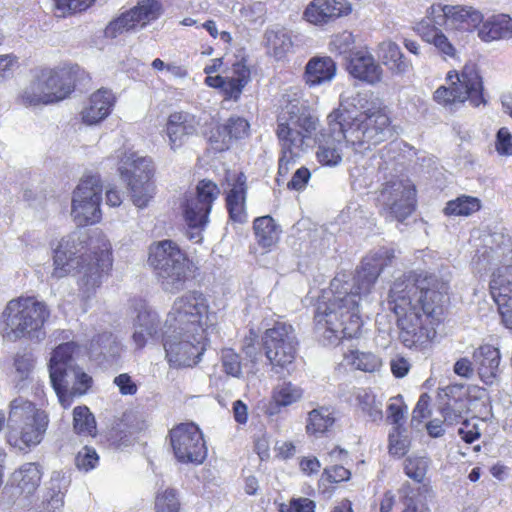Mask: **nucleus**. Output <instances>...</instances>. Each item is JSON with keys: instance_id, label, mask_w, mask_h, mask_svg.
I'll use <instances>...</instances> for the list:
<instances>
[{"instance_id": "f257e3e1", "label": "nucleus", "mask_w": 512, "mask_h": 512, "mask_svg": "<svg viewBox=\"0 0 512 512\" xmlns=\"http://www.w3.org/2000/svg\"><path fill=\"white\" fill-rule=\"evenodd\" d=\"M394 257L393 251L382 248L362 261L361 269L350 277L337 275L319 299L315 313L317 332L327 344L342 338L356 337L362 326L359 302L370 293L383 268Z\"/></svg>"}, {"instance_id": "f03ea898", "label": "nucleus", "mask_w": 512, "mask_h": 512, "mask_svg": "<svg viewBox=\"0 0 512 512\" xmlns=\"http://www.w3.org/2000/svg\"><path fill=\"white\" fill-rule=\"evenodd\" d=\"M446 293L444 282L423 272H410L394 281L388 303L397 316L404 346L423 348L435 338Z\"/></svg>"}, {"instance_id": "7ed1b4c3", "label": "nucleus", "mask_w": 512, "mask_h": 512, "mask_svg": "<svg viewBox=\"0 0 512 512\" xmlns=\"http://www.w3.org/2000/svg\"><path fill=\"white\" fill-rule=\"evenodd\" d=\"M328 128L317 138L316 158L323 166H338L343 159L344 140L355 152L363 153L384 142L391 135V121L382 109H369L352 116L334 109L327 116Z\"/></svg>"}, {"instance_id": "20e7f679", "label": "nucleus", "mask_w": 512, "mask_h": 512, "mask_svg": "<svg viewBox=\"0 0 512 512\" xmlns=\"http://www.w3.org/2000/svg\"><path fill=\"white\" fill-rule=\"evenodd\" d=\"M49 422V415L45 410L21 396L9 402L7 416L0 410V432L6 424V443L23 453L41 444Z\"/></svg>"}, {"instance_id": "39448f33", "label": "nucleus", "mask_w": 512, "mask_h": 512, "mask_svg": "<svg viewBox=\"0 0 512 512\" xmlns=\"http://www.w3.org/2000/svg\"><path fill=\"white\" fill-rule=\"evenodd\" d=\"M512 32V18L507 14H493L484 20L482 13L472 6L433 4L428 15L419 23L416 32L458 30L473 32Z\"/></svg>"}, {"instance_id": "423d86ee", "label": "nucleus", "mask_w": 512, "mask_h": 512, "mask_svg": "<svg viewBox=\"0 0 512 512\" xmlns=\"http://www.w3.org/2000/svg\"><path fill=\"white\" fill-rule=\"evenodd\" d=\"M49 317L46 304L34 297L10 300L0 317V334L5 341L27 339L41 342L46 335L44 323Z\"/></svg>"}, {"instance_id": "0eeeda50", "label": "nucleus", "mask_w": 512, "mask_h": 512, "mask_svg": "<svg viewBox=\"0 0 512 512\" xmlns=\"http://www.w3.org/2000/svg\"><path fill=\"white\" fill-rule=\"evenodd\" d=\"M318 120L298 104H289L278 118L277 136L281 146L278 173L288 174L306 150V140L317 128Z\"/></svg>"}, {"instance_id": "6e6552de", "label": "nucleus", "mask_w": 512, "mask_h": 512, "mask_svg": "<svg viewBox=\"0 0 512 512\" xmlns=\"http://www.w3.org/2000/svg\"><path fill=\"white\" fill-rule=\"evenodd\" d=\"M148 263L165 292L175 294L185 288L191 273V262L177 243L172 240L152 243Z\"/></svg>"}, {"instance_id": "1a4fd4ad", "label": "nucleus", "mask_w": 512, "mask_h": 512, "mask_svg": "<svg viewBox=\"0 0 512 512\" xmlns=\"http://www.w3.org/2000/svg\"><path fill=\"white\" fill-rule=\"evenodd\" d=\"M76 348L74 342L63 343L54 349L50 358V381L61 405H65L66 392L82 395L91 382V378L74 363Z\"/></svg>"}, {"instance_id": "9d476101", "label": "nucleus", "mask_w": 512, "mask_h": 512, "mask_svg": "<svg viewBox=\"0 0 512 512\" xmlns=\"http://www.w3.org/2000/svg\"><path fill=\"white\" fill-rule=\"evenodd\" d=\"M455 81L452 80V72H449L447 79L450 80L449 86H440L434 92V100L441 106L454 110L458 105L465 101L478 107L485 104L483 97L482 79L474 63L466 64L460 74L455 73Z\"/></svg>"}, {"instance_id": "9b49d317", "label": "nucleus", "mask_w": 512, "mask_h": 512, "mask_svg": "<svg viewBox=\"0 0 512 512\" xmlns=\"http://www.w3.org/2000/svg\"><path fill=\"white\" fill-rule=\"evenodd\" d=\"M72 90L68 72L45 68L35 73L24 87L20 101L25 106L53 104L65 99Z\"/></svg>"}, {"instance_id": "f8f14e48", "label": "nucleus", "mask_w": 512, "mask_h": 512, "mask_svg": "<svg viewBox=\"0 0 512 512\" xmlns=\"http://www.w3.org/2000/svg\"><path fill=\"white\" fill-rule=\"evenodd\" d=\"M92 244L91 254L81 255L80 260L76 262L79 266L78 289L84 299L96 295L113 263L111 244L105 236H99Z\"/></svg>"}, {"instance_id": "ddd939ff", "label": "nucleus", "mask_w": 512, "mask_h": 512, "mask_svg": "<svg viewBox=\"0 0 512 512\" xmlns=\"http://www.w3.org/2000/svg\"><path fill=\"white\" fill-rule=\"evenodd\" d=\"M163 346L171 367H192L206 349V331L165 327Z\"/></svg>"}, {"instance_id": "4468645a", "label": "nucleus", "mask_w": 512, "mask_h": 512, "mask_svg": "<svg viewBox=\"0 0 512 512\" xmlns=\"http://www.w3.org/2000/svg\"><path fill=\"white\" fill-rule=\"evenodd\" d=\"M209 321V304L205 295L197 290L177 297L169 311L165 327L206 331Z\"/></svg>"}, {"instance_id": "2eb2a0df", "label": "nucleus", "mask_w": 512, "mask_h": 512, "mask_svg": "<svg viewBox=\"0 0 512 512\" xmlns=\"http://www.w3.org/2000/svg\"><path fill=\"white\" fill-rule=\"evenodd\" d=\"M103 186L97 175L83 177L73 191L71 217L79 226L93 225L102 218Z\"/></svg>"}, {"instance_id": "dca6fc26", "label": "nucleus", "mask_w": 512, "mask_h": 512, "mask_svg": "<svg viewBox=\"0 0 512 512\" xmlns=\"http://www.w3.org/2000/svg\"><path fill=\"white\" fill-rule=\"evenodd\" d=\"M378 201L387 219L402 222L415 209V186L409 179H393L383 185Z\"/></svg>"}, {"instance_id": "f3484780", "label": "nucleus", "mask_w": 512, "mask_h": 512, "mask_svg": "<svg viewBox=\"0 0 512 512\" xmlns=\"http://www.w3.org/2000/svg\"><path fill=\"white\" fill-rule=\"evenodd\" d=\"M265 355L271 365L286 368L297 354L298 340L292 325L277 322L265 331L263 336Z\"/></svg>"}, {"instance_id": "a211bd4d", "label": "nucleus", "mask_w": 512, "mask_h": 512, "mask_svg": "<svg viewBox=\"0 0 512 512\" xmlns=\"http://www.w3.org/2000/svg\"><path fill=\"white\" fill-rule=\"evenodd\" d=\"M171 446L181 463L199 465L207 456L203 435L194 423H182L170 431Z\"/></svg>"}, {"instance_id": "6ab92c4d", "label": "nucleus", "mask_w": 512, "mask_h": 512, "mask_svg": "<svg viewBox=\"0 0 512 512\" xmlns=\"http://www.w3.org/2000/svg\"><path fill=\"white\" fill-rule=\"evenodd\" d=\"M220 195V189L211 180H201L195 194L186 199L184 218L189 228L204 229L209 221L213 202Z\"/></svg>"}, {"instance_id": "aec40b11", "label": "nucleus", "mask_w": 512, "mask_h": 512, "mask_svg": "<svg viewBox=\"0 0 512 512\" xmlns=\"http://www.w3.org/2000/svg\"><path fill=\"white\" fill-rule=\"evenodd\" d=\"M163 12L158 0H140L136 6L120 13L107 25L105 32H129L142 30L157 20Z\"/></svg>"}, {"instance_id": "412c9836", "label": "nucleus", "mask_w": 512, "mask_h": 512, "mask_svg": "<svg viewBox=\"0 0 512 512\" xmlns=\"http://www.w3.org/2000/svg\"><path fill=\"white\" fill-rule=\"evenodd\" d=\"M198 128L199 121L195 115L185 111L171 113L164 128L169 148L173 152L179 151L190 137L197 135Z\"/></svg>"}, {"instance_id": "4be33fe9", "label": "nucleus", "mask_w": 512, "mask_h": 512, "mask_svg": "<svg viewBox=\"0 0 512 512\" xmlns=\"http://www.w3.org/2000/svg\"><path fill=\"white\" fill-rule=\"evenodd\" d=\"M250 80V70L243 63H236L225 76H207L205 84L220 89L225 99L237 101Z\"/></svg>"}, {"instance_id": "5701e85b", "label": "nucleus", "mask_w": 512, "mask_h": 512, "mask_svg": "<svg viewBox=\"0 0 512 512\" xmlns=\"http://www.w3.org/2000/svg\"><path fill=\"white\" fill-rule=\"evenodd\" d=\"M351 12L352 5L348 0H313L307 5L303 15L314 25H324Z\"/></svg>"}, {"instance_id": "b1692460", "label": "nucleus", "mask_w": 512, "mask_h": 512, "mask_svg": "<svg viewBox=\"0 0 512 512\" xmlns=\"http://www.w3.org/2000/svg\"><path fill=\"white\" fill-rule=\"evenodd\" d=\"M489 288L504 325L512 329V276L498 269L492 274Z\"/></svg>"}, {"instance_id": "393cba45", "label": "nucleus", "mask_w": 512, "mask_h": 512, "mask_svg": "<svg viewBox=\"0 0 512 512\" xmlns=\"http://www.w3.org/2000/svg\"><path fill=\"white\" fill-rule=\"evenodd\" d=\"M135 311L132 340L136 348L142 349L150 339H154L158 335L160 318L157 312L145 303H140Z\"/></svg>"}, {"instance_id": "a878e982", "label": "nucleus", "mask_w": 512, "mask_h": 512, "mask_svg": "<svg viewBox=\"0 0 512 512\" xmlns=\"http://www.w3.org/2000/svg\"><path fill=\"white\" fill-rule=\"evenodd\" d=\"M348 72L356 79L374 85L382 79L383 70L367 48H360L349 56Z\"/></svg>"}, {"instance_id": "bb28decb", "label": "nucleus", "mask_w": 512, "mask_h": 512, "mask_svg": "<svg viewBox=\"0 0 512 512\" xmlns=\"http://www.w3.org/2000/svg\"><path fill=\"white\" fill-rule=\"evenodd\" d=\"M115 97L110 90L99 89L94 92L81 111L82 121L95 125L103 121L111 112Z\"/></svg>"}, {"instance_id": "cd10ccee", "label": "nucleus", "mask_w": 512, "mask_h": 512, "mask_svg": "<svg viewBox=\"0 0 512 512\" xmlns=\"http://www.w3.org/2000/svg\"><path fill=\"white\" fill-rule=\"evenodd\" d=\"M118 170L128 182L130 179L151 180L154 171L150 158L139 156L133 151L123 153Z\"/></svg>"}, {"instance_id": "c85d7f7f", "label": "nucleus", "mask_w": 512, "mask_h": 512, "mask_svg": "<svg viewBox=\"0 0 512 512\" xmlns=\"http://www.w3.org/2000/svg\"><path fill=\"white\" fill-rule=\"evenodd\" d=\"M473 359L482 381L492 384L499 371V350L491 345L481 346L474 352Z\"/></svg>"}, {"instance_id": "c756f323", "label": "nucleus", "mask_w": 512, "mask_h": 512, "mask_svg": "<svg viewBox=\"0 0 512 512\" xmlns=\"http://www.w3.org/2000/svg\"><path fill=\"white\" fill-rule=\"evenodd\" d=\"M246 176L239 173L235 176L231 189L226 196L227 209L230 218L235 222H244L246 219Z\"/></svg>"}, {"instance_id": "7c9ffc66", "label": "nucleus", "mask_w": 512, "mask_h": 512, "mask_svg": "<svg viewBox=\"0 0 512 512\" xmlns=\"http://www.w3.org/2000/svg\"><path fill=\"white\" fill-rule=\"evenodd\" d=\"M335 74L336 65L330 57H315L306 65V83L310 86L329 82Z\"/></svg>"}, {"instance_id": "2f4dec72", "label": "nucleus", "mask_w": 512, "mask_h": 512, "mask_svg": "<svg viewBox=\"0 0 512 512\" xmlns=\"http://www.w3.org/2000/svg\"><path fill=\"white\" fill-rule=\"evenodd\" d=\"M42 471L37 463L27 462L22 464L11 475L12 484L16 485L22 493L32 494L39 486Z\"/></svg>"}, {"instance_id": "473e14b6", "label": "nucleus", "mask_w": 512, "mask_h": 512, "mask_svg": "<svg viewBox=\"0 0 512 512\" xmlns=\"http://www.w3.org/2000/svg\"><path fill=\"white\" fill-rule=\"evenodd\" d=\"M378 56L383 64L396 74H404L410 68V63L404 58L399 46L393 42H382L379 45Z\"/></svg>"}, {"instance_id": "72a5a7b5", "label": "nucleus", "mask_w": 512, "mask_h": 512, "mask_svg": "<svg viewBox=\"0 0 512 512\" xmlns=\"http://www.w3.org/2000/svg\"><path fill=\"white\" fill-rule=\"evenodd\" d=\"M257 243L263 248H270L279 239V228L270 216H262L255 219L253 224Z\"/></svg>"}, {"instance_id": "f704fd0d", "label": "nucleus", "mask_w": 512, "mask_h": 512, "mask_svg": "<svg viewBox=\"0 0 512 512\" xmlns=\"http://www.w3.org/2000/svg\"><path fill=\"white\" fill-rule=\"evenodd\" d=\"M334 422L333 409L321 406L308 413L306 430L310 434H323L334 425Z\"/></svg>"}, {"instance_id": "c9c22d12", "label": "nucleus", "mask_w": 512, "mask_h": 512, "mask_svg": "<svg viewBox=\"0 0 512 512\" xmlns=\"http://www.w3.org/2000/svg\"><path fill=\"white\" fill-rule=\"evenodd\" d=\"M347 365L364 372H375L382 366L381 359L371 352H361L358 350H350L344 355Z\"/></svg>"}, {"instance_id": "e433bc0d", "label": "nucleus", "mask_w": 512, "mask_h": 512, "mask_svg": "<svg viewBox=\"0 0 512 512\" xmlns=\"http://www.w3.org/2000/svg\"><path fill=\"white\" fill-rule=\"evenodd\" d=\"M481 201L477 197L461 195L456 199L447 202L444 214L447 216H470L479 211Z\"/></svg>"}, {"instance_id": "4c0bfd02", "label": "nucleus", "mask_w": 512, "mask_h": 512, "mask_svg": "<svg viewBox=\"0 0 512 512\" xmlns=\"http://www.w3.org/2000/svg\"><path fill=\"white\" fill-rule=\"evenodd\" d=\"M128 186L133 204L141 209L147 207L155 194L154 183L151 180L130 179Z\"/></svg>"}, {"instance_id": "58836bf2", "label": "nucleus", "mask_w": 512, "mask_h": 512, "mask_svg": "<svg viewBox=\"0 0 512 512\" xmlns=\"http://www.w3.org/2000/svg\"><path fill=\"white\" fill-rule=\"evenodd\" d=\"M304 396V390L292 382H282L273 390V399L278 406L287 407L299 401Z\"/></svg>"}, {"instance_id": "ea45409f", "label": "nucleus", "mask_w": 512, "mask_h": 512, "mask_svg": "<svg viewBox=\"0 0 512 512\" xmlns=\"http://www.w3.org/2000/svg\"><path fill=\"white\" fill-rule=\"evenodd\" d=\"M356 400L361 411L370 421L379 422L383 420L382 401L377 399L376 395L371 391H359Z\"/></svg>"}, {"instance_id": "a19ab883", "label": "nucleus", "mask_w": 512, "mask_h": 512, "mask_svg": "<svg viewBox=\"0 0 512 512\" xmlns=\"http://www.w3.org/2000/svg\"><path fill=\"white\" fill-rule=\"evenodd\" d=\"M99 236L100 235L90 238L87 231L77 229L71 232L70 234L62 237L57 246L63 248L64 250H67L68 253L76 257L77 254L83 252L89 240L92 248V241L98 238Z\"/></svg>"}, {"instance_id": "79ce46f5", "label": "nucleus", "mask_w": 512, "mask_h": 512, "mask_svg": "<svg viewBox=\"0 0 512 512\" xmlns=\"http://www.w3.org/2000/svg\"><path fill=\"white\" fill-rule=\"evenodd\" d=\"M73 428L78 435L95 436L96 421L86 406H77L73 410Z\"/></svg>"}, {"instance_id": "37998d69", "label": "nucleus", "mask_w": 512, "mask_h": 512, "mask_svg": "<svg viewBox=\"0 0 512 512\" xmlns=\"http://www.w3.org/2000/svg\"><path fill=\"white\" fill-rule=\"evenodd\" d=\"M75 260L76 257L68 253L67 250L56 246L54 249L51 277L59 280L69 275L75 267Z\"/></svg>"}, {"instance_id": "c03bdc74", "label": "nucleus", "mask_w": 512, "mask_h": 512, "mask_svg": "<svg viewBox=\"0 0 512 512\" xmlns=\"http://www.w3.org/2000/svg\"><path fill=\"white\" fill-rule=\"evenodd\" d=\"M180 503L176 491L171 488L159 490L155 497L156 512H179Z\"/></svg>"}, {"instance_id": "a18cd8bd", "label": "nucleus", "mask_w": 512, "mask_h": 512, "mask_svg": "<svg viewBox=\"0 0 512 512\" xmlns=\"http://www.w3.org/2000/svg\"><path fill=\"white\" fill-rule=\"evenodd\" d=\"M96 0H54L55 15L65 17L68 14L82 12L90 8Z\"/></svg>"}, {"instance_id": "49530a36", "label": "nucleus", "mask_w": 512, "mask_h": 512, "mask_svg": "<svg viewBox=\"0 0 512 512\" xmlns=\"http://www.w3.org/2000/svg\"><path fill=\"white\" fill-rule=\"evenodd\" d=\"M267 48L277 59L282 58L292 48V40L289 34H268Z\"/></svg>"}, {"instance_id": "de8ad7c7", "label": "nucleus", "mask_w": 512, "mask_h": 512, "mask_svg": "<svg viewBox=\"0 0 512 512\" xmlns=\"http://www.w3.org/2000/svg\"><path fill=\"white\" fill-rule=\"evenodd\" d=\"M428 466L429 461L425 457H409L405 460V474L416 482H422Z\"/></svg>"}, {"instance_id": "09e8293b", "label": "nucleus", "mask_w": 512, "mask_h": 512, "mask_svg": "<svg viewBox=\"0 0 512 512\" xmlns=\"http://www.w3.org/2000/svg\"><path fill=\"white\" fill-rule=\"evenodd\" d=\"M221 361L223 371L232 377L240 378L242 375L241 359L233 349L226 348L222 350Z\"/></svg>"}, {"instance_id": "8fccbe9b", "label": "nucleus", "mask_w": 512, "mask_h": 512, "mask_svg": "<svg viewBox=\"0 0 512 512\" xmlns=\"http://www.w3.org/2000/svg\"><path fill=\"white\" fill-rule=\"evenodd\" d=\"M410 441L399 426H395L389 434V452L395 456H404L409 449Z\"/></svg>"}, {"instance_id": "3c124183", "label": "nucleus", "mask_w": 512, "mask_h": 512, "mask_svg": "<svg viewBox=\"0 0 512 512\" xmlns=\"http://www.w3.org/2000/svg\"><path fill=\"white\" fill-rule=\"evenodd\" d=\"M34 365L35 358L32 353H18L14 358V368L20 380H26L29 378L34 369Z\"/></svg>"}, {"instance_id": "603ef678", "label": "nucleus", "mask_w": 512, "mask_h": 512, "mask_svg": "<svg viewBox=\"0 0 512 512\" xmlns=\"http://www.w3.org/2000/svg\"><path fill=\"white\" fill-rule=\"evenodd\" d=\"M68 485L69 480L64 471H53L51 473L49 481L46 484V495H65Z\"/></svg>"}, {"instance_id": "864d4df0", "label": "nucleus", "mask_w": 512, "mask_h": 512, "mask_svg": "<svg viewBox=\"0 0 512 512\" xmlns=\"http://www.w3.org/2000/svg\"><path fill=\"white\" fill-rule=\"evenodd\" d=\"M99 457L95 449L84 446L75 457V464L79 470L88 472L94 469L98 463Z\"/></svg>"}, {"instance_id": "5fc2aeb1", "label": "nucleus", "mask_w": 512, "mask_h": 512, "mask_svg": "<svg viewBox=\"0 0 512 512\" xmlns=\"http://www.w3.org/2000/svg\"><path fill=\"white\" fill-rule=\"evenodd\" d=\"M329 45L330 51L338 54L349 53L350 56L356 50L352 34H334Z\"/></svg>"}, {"instance_id": "6e6d98bb", "label": "nucleus", "mask_w": 512, "mask_h": 512, "mask_svg": "<svg viewBox=\"0 0 512 512\" xmlns=\"http://www.w3.org/2000/svg\"><path fill=\"white\" fill-rule=\"evenodd\" d=\"M223 125L231 140L241 139L248 135L249 123L244 118L233 116L230 117Z\"/></svg>"}, {"instance_id": "4d7b16f0", "label": "nucleus", "mask_w": 512, "mask_h": 512, "mask_svg": "<svg viewBox=\"0 0 512 512\" xmlns=\"http://www.w3.org/2000/svg\"><path fill=\"white\" fill-rule=\"evenodd\" d=\"M208 141L212 150L222 152L229 148L231 139L224 125H218L211 131Z\"/></svg>"}, {"instance_id": "13d9d810", "label": "nucleus", "mask_w": 512, "mask_h": 512, "mask_svg": "<svg viewBox=\"0 0 512 512\" xmlns=\"http://www.w3.org/2000/svg\"><path fill=\"white\" fill-rule=\"evenodd\" d=\"M424 40L433 43L434 46L444 55L454 57L456 54L455 47L451 44L445 34H423Z\"/></svg>"}, {"instance_id": "bf43d9fd", "label": "nucleus", "mask_w": 512, "mask_h": 512, "mask_svg": "<svg viewBox=\"0 0 512 512\" xmlns=\"http://www.w3.org/2000/svg\"><path fill=\"white\" fill-rule=\"evenodd\" d=\"M405 408L401 396L390 398L387 406V419L394 425L400 427V422L404 418Z\"/></svg>"}, {"instance_id": "052dcab7", "label": "nucleus", "mask_w": 512, "mask_h": 512, "mask_svg": "<svg viewBox=\"0 0 512 512\" xmlns=\"http://www.w3.org/2000/svg\"><path fill=\"white\" fill-rule=\"evenodd\" d=\"M495 149L501 156H512V134L508 128L502 127L498 130Z\"/></svg>"}, {"instance_id": "680f3d73", "label": "nucleus", "mask_w": 512, "mask_h": 512, "mask_svg": "<svg viewBox=\"0 0 512 512\" xmlns=\"http://www.w3.org/2000/svg\"><path fill=\"white\" fill-rule=\"evenodd\" d=\"M401 493L403 495V504L406 508H412L417 512H421L422 502L420 500V489L412 488L409 483L405 484Z\"/></svg>"}, {"instance_id": "e2e57ef3", "label": "nucleus", "mask_w": 512, "mask_h": 512, "mask_svg": "<svg viewBox=\"0 0 512 512\" xmlns=\"http://www.w3.org/2000/svg\"><path fill=\"white\" fill-rule=\"evenodd\" d=\"M18 68V58L13 54L0 55V82L12 78Z\"/></svg>"}, {"instance_id": "0e129e2a", "label": "nucleus", "mask_w": 512, "mask_h": 512, "mask_svg": "<svg viewBox=\"0 0 512 512\" xmlns=\"http://www.w3.org/2000/svg\"><path fill=\"white\" fill-rule=\"evenodd\" d=\"M123 422L129 429L130 433L140 432L147 428L148 424L143 415L133 412L125 413L123 415Z\"/></svg>"}, {"instance_id": "69168bd1", "label": "nucleus", "mask_w": 512, "mask_h": 512, "mask_svg": "<svg viewBox=\"0 0 512 512\" xmlns=\"http://www.w3.org/2000/svg\"><path fill=\"white\" fill-rule=\"evenodd\" d=\"M411 368V364L408 359L403 356L396 355L390 360V369L392 374L396 378L405 377Z\"/></svg>"}, {"instance_id": "338daca9", "label": "nucleus", "mask_w": 512, "mask_h": 512, "mask_svg": "<svg viewBox=\"0 0 512 512\" xmlns=\"http://www.w3.org/2000/svg\"><path fill=\"white\" fill-rule=\"evenodd\" d=\"M114 383L119 388V391L122 395H134L137 392V385L126 373L115 377Z\"/></svg>"}, {"instance_id": "774afa93", "label": "nucleus", "mask_w": 512, "mask_h": 512, "mask_svg": "<svg viewBox=\"0 0 512 512\" xmlns=\"http://www.w3.org/2000/svg\"><path fill=\"white\" fill-rule=\"evenodd\" d=\"M310 176V171L305 167H301L296 170L292 179L288 182L287 186L290 189L301 190L307 184L308 180L310 179Z\"/></svg>"}]
</instances>
